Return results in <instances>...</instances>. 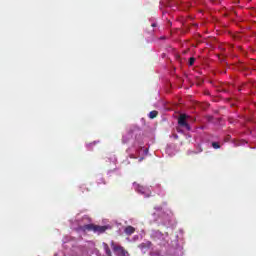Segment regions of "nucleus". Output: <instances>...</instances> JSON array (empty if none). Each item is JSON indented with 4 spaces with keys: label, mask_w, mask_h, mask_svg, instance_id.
I'll use <instances>...</instances> for the list:
<instances>
[{
    "label": "nucleus",
    "mask_w": 256,
    "mask_h": 256,
    "mask_svg": "<svg viewBox=\"0 0 256 256\" xmlns=\"http://www.w3.org/2000/svg\"><path fill=\"white\" fill-rule=\"evenodd\" d=\"M80 229L85 233L87 231H92L93 233H97V235H101L109 229V226H99L96 224H85L80 226Z\"/></svg>",
    "instance_id": "1"
},
{
    "label": "nucleus",
    "mask_w": 256,
    "mask_h": 256,
    "mask_svg": "<svg viewBox=\"0 0 256 256\" xmlns=\"http://www.w3.org/2000/svg\"><path fill=\"white\" fill-rule=\"evenodd\" d=\"M111 249L117 256H129V252L125 250L122 246L115 244L114 241H111Z\"/></svg>",
    "instance_id": "2"
},
{
    "label": "nucleus",
    "mask_w": 256,
    "mask_h": 256,
    "mask_svg": "<svg viewBox=\"0 0 256 256\" xmlns=\"http://www.w3.org/2000/svg\"><path fill=\"white\" fill-rule=\"evenodd\" d=\"M187 119H189V116H187V114H180L178 118V125L186 129V131H189L191 129V126L189 125V123H187Z\"/></svg>",
    "instance_id": "3"
},
{
    "label": "nucleus",
    "mask_w": 256,
    "mask_h": 256,
    "mask_svg": "<svg viewBox=\"0 0 256 256\" xmlns=\"http://www.w3.org/2000/svg\"><path fill=\"white\" fill-rule=\"evenodd\" d=\"M152 245L153 244L151 243V241H146V242H143L140 245H138V247L142 251H147V249H151Z\"/></svg>",
    "instance_id": "4"
},
{
    "label": "nucleus",
    "mask_w": 256,
    "mask_h": 256,
    "mask_svg": "<svg viewBox=\"0 0 256 256\" xmlns=\"http://www.w3.org/2000/svg\"><path fill=\"white\" fill-rule=\"evenodd\" d=\"M133 186H134V189H136V191H137L138 193H141L142 195H144V193H145V187H143V186L137 184L136 182L133 183Z\"/></svg>",
    "instance_id": "5"
},
{
    "label": "nucleus",
    "mask_w": 256,
    "mask_h": 256,
    "mask_svg": "<svg viewBox=\"0 0 256 256\" xmlns=\"http://www.w3.org/2000/svg\"><path fill=\"white\" fill-rule=\"evenodd\" d=\"M124 233H126V235H133V233H135V228L133 226H127Z\"/></svg>",
    "instance_id": "6"
},
{
    "label": "nucleus",
    "mask_w": 256,
    "mask_h": 256,
    "mask_svg": "<svg viewBox=\"0 0 256 256\" xmlns=\"http://www.w3.org/2000/svg\"><path fill=\"white\" fill-rule=\"evenodd\" d=\"M104 251L107 256L113 255L111 252V248H109V245L107 243H103Z\"/></svg>",
    "instance_id": "7"
},
{
    "label": "nucleus",
    "mask_w": 256,
    "mask_h": 256,
    "mask_svg": "<svg viewBox=\"0 0 256 256\" xmlns=\"http://www.w3.org/2000/svg\"><path fill=\"white\" fill-rule=\"evenodd\" d=\"M158 115H159V112H157V110H153L149 113V118L155 119Z\"/></svg>",
    "instance_id": "8"
},
{
    "label": "nucleus",
    "mask_w": 256,
    "mask_h": 256,
    "mask_svg": "<svg viewBox=\"0 0 256 256\" xmlns=\"http://www.w3.org/2000/svg\"><path fill=\"white\" fill-rule=\"evenodd\" d=\"M213 149H221V145H219V142H212Z\"/></svg>",
    "instance_id": "9"
},
{
    "label": "nucleus",
    "mask_w": 256,
    "mask_h": 256,
    "mask_svg": "<svg viewBox=\"0 0 256 256\" xmlns=\"http://www.w3.org/2000/svg\"><path fill=\"white\" fill-rule=\"evenodd\" d=\"M189 65H190V67L193 66V65H195V58L191 57V58L189 59Z\"/></svg>",
    "instance_id": "10"
},
{
    "label": "nucleus",
    "mask_w": 256,
    "mask_h": 256,
    "mask_svg": "<svg viewBox=\"0 0 256 256\" xmlns=\"http://www.w3.org/2000/svg\"><path fill=\"white\" fill-rule=\"evenodd\" d=\"M122 141H123V143H126V141H125V136L122 138Z\"/></svg>",
    "instance_id": "11"
},
{
    "label": "nucleus",
    "mask_w": 256,
    "mask_h": 256,
    "mask_svg": "<svg viewBox=\"0 0 256 256\" xmlns=\"http://www.w3.org/2000/svg\"><path fill=\"white\" fill-rule=\"evenodd\" d=\"M139 161H140V162L143 161V157H141V158L139 159Z\"/></svg>",
    "instance_id": "12"
},
{
    "label": "nucleus",
    "mask_w": 256,
    "mask_h": 256,
    "mask_svg": "<svg viewBox=\"0 0 256 256\" xmlns=\"http://www.w3.org/2000/svg\"><path fill=\"white\" fill-rule=\"evenodd\" d=\"M152 27H156V25H155V24H152Z\"/></svg>",
    "instance_id": "13"
}]
</instances>
